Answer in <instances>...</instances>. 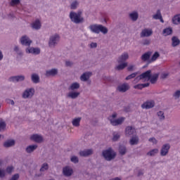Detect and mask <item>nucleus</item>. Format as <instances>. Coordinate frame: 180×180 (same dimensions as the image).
Here are the masks:
<instances>
[{
	"label": "nucleus",
	"mask_w": 180,
	"mask_h": 180,
	"mask_svg": "<svg viewBox=\"0 0 180 180\" xmlns=\"http://www.w3.org/2000/svg\"><path fill=\"white\" fill-rule=\"evenodd\" d=\"M63 174L65 176H71L74 174V170L69 166H66L63 169Z\"/></svg>",
	"instance_id": "obj_15"
},
{
	"label": "nucleus",
	"mask_w": 180,
	"mask_h": 180,
	"mask_svg": "<svg viewBox=\"0 0 180 180\" xmlns=\"http://www.w3.org/2000/svg\"><path fill=\"white\" fill-rule=\"evenodd\" d=\"M158 153H160L158 148H154L148 152L147 155H149L150 157H155Z\"/></svg>",
	"instance_id": "obj_30"
},
{
	"label": "nucleus",
	"mask_w": 180,
	"mask_h": 180,
	"mask_svg": "<svg viewBox=\"0 0 180 180\" xmlns=\"http://www.w3.org/2000/svg\"><path fill=\"white\" fill-rule=\"evenodd\" d=\"M82 119V117L75 118L72 122V125L75 126V127H79Z\"/></svg>",
	"instance_id": "obj_37"
},
{
	"label": "nucleus",
	"mask_w": 180,
	"mask_h": 180,
	"mask_svg": "<svg viewBox=\"0 0 180 180\" xmlns=\"http://www.w3.org/2000/svg\"><path fill=\"white\" fill-rule=\"evenodd\" d=\"M6 175V171L4 169H0V178H5Z\"/></svg>",
	"instance_id": "obj_52"
},
{
	"label": "nucleus",
	"mask_w": 180,
	"mask_h": 180,
	"mask_svg": "<svg viewBox=\"0 0 180 180\" xmlns=\"http://www.w3.org/2000/svg\"><path fill=\"white\" fill-rule=\"evenodd\" d=\"M137 77V72H134L129 75H128L125 79L126 81H129V79H133V78H136Z\"/></svg>",
	"instance_id": "obj_46"
},
{
	"label": "nucleus",
	"mask_w": 180,
	"mask_h": 180,
	"mask_svg": "<svg viewBox=\"0 0 180 180\" xmlns=\"http://www.w3.org/2000/svg\"><path fill=\"white\" fill-rule=\"evenodd\" d=\"M20 4V0H11V6H15V5H19Z\"/></svg>",
	"instance_id": "obj_50"
},
{
	"label": "nucleus",
	"mask_w": 180,
	"mask_h": 180,
	"mask_svg": "<svg viewBox=\"0 0 180 180\" xmlns=\"http://www.w3.org/2000/svg\"><path fill=\"white\" fill-rule=\"evenodd\" d=\"M89 29L92 32V33H96V34H99L100 32L103 33V34H106L108 32L106 27L98 24L91 25L89 26Z\"/></svg>",
	"instance_id": "obj_2"
},
{
	"label": "nucleus",
	"mask_w": 180,
	"mask_h": 180,
	"mask_svg": "<svg viewBox=\"0 0 180 180\" xmlns=\"http://www.w3.org/2000/svg\"><path fill=\"white\" fill-rule=\"evenodd\" d=\"M58 41H60V35H58V34H55L54 35L50 37L49 46L56 47V45L58 44Z\"/></svg>",
	"instance_id": "obj_5"
},
{
	"label": "nucleus",
	"mask_w": 180,
	"mask_h": 180,
	"mask_svg": "<svg viewBox=\"0 0 180 180\" xmlns=\"http://www.w3.org/2000/svg\"><path fill=\"white\" fill-rule=\"evenodd\" d=\"M160 76V75L158 73H155L154 75H151L150 73V77L149 79V81L151 84H155V82H157V81H158V77Z\"/></svg>",
	"instance_id": "obj_28"
},
{
	"label": "nucleus",
	"mask_w": 180,
	"mask_h": 180,
	"mask_svg": "<svg viewBox=\"0 0 180 180\" xmlns=\"http://www.w3.org/2000/svg\"><path fill=\"white\" fill-rule=\"evenodd\" d=\"M127 60H129V53H124L118 58L117 63L118 64L126 63Z\"/></svg>",
	"instance_id": "obj_18"
},
{
	"label": "nucleus",
	"mask_w": 180,
	"mask_h": 180,
	"mask_svg": "<svg viewBox=\"0 0 180 180\" xmlns=\"http://www.w3.org/2000/svg\"><path fill=\"white\" fill-rule=\"evenodd\" d=\"M172 28L171 27H167L163 30L162 34L164 36H170V34H172Z\"/></svg>",
	"instance_id": "obj_33"
},
{
	"label": "nucleus",
	"mask_w": 180,
	"mask_h": 180,
	"mask_svg": "<svg viewBox=\"0 0 180 180\" xmlns=\"http://www.w3.org/2000/svg\"><path fill=\"white\" fill-rule=\"evenodd\" d=\"M92 154H94V150L92 149H85L79 152V155L84 158L89 157V155H92Z\"/></svg>",
	"instance_id": "obj_13"
},
{
	"label": "nucleus",
	"mask_w": 180,
	"mask_h": 180,
	"mask_svg": "<svg viewBox=\"0 0 180 180\" xmlns=\"http://www.w3.org/2000/svg\"><path fill=\"white\" fill-rule=\"evenodd\" d=\"M172 23L174 25H179L180 23V14L174 15L172 18Z\"/></svg>",
	"instance_id": "obj_35"
},
{
	"label": "nucleus",
	"mask_w": 180,
	"mask_h": 180,
	"mask_svg": "<svg viewBox=\"0 0 180 180\" xmlns=\"http://www.w3.org/2000/svg\"><path fill=\"white\" fill-rule=\"evenodd\" d=\"M162 15H161V11L158 10L156 14L153 15V18L155 20H158Z\"/></svg>",
	"instance_id": "obj_41"
},
{
	"label": "nucleus",
	"mask_w": 180,
	"mask_h": 180,
	"mask_svg": "<svg viewBox=\"0 0 180 180\" xmlns=\"http://www.w3.org/2000/svg\"><path fill=\"white\" fill-rule=\"evenodd\" d=\"M65 65H66V67H71V65H72V62H71V61H66L65 62Z\"/></svg>",
	"instance_id": "obj_60"
},
{
	"label": "nucleus",
	"mask_w": 180,
	"mask_h": 180,
	"mask_svg": "<svg viewBox=\"0 0 180 180\" xmlns=\"http://www.w3.org/2000/svg\"><path fill=\"white\" fill-rule=\"evenodd\" d=\"M37 145H30L26 148L25 151L27 153V154H31V153H33V151L37 150Z\"/></svg>",
	"instance_id": "obj_27"
},
{
	"label": "nucleus",
	"mask_w": 180,
	"mask_h": 180,
	"mask_svg": "<svg viewBox=\"0 0 180 180\" xmlns=\"http://www.w3.org/2000/svg\"><path fill=\"white\" fill-rule=\"evenodd\" d=\"M139 141L140 139L139 138V136H137V134H135L131 136V139H129V144L131 146H137Z\"/></svg>",
	"instance_id": "obj_16"
},
{
	"label": "nucleus",
	"mask_w": 180,
	"mask_h": 180,
	"mask_svg": "<svg viewBox=\"0 0 180 180\" xmlns=\"http://www.w3.org/2000/svg\"><path fill=\"white\" fill-rule=\"evenodd\" d=\"M173 96L175 99H179V98H180V90L176 91L175 93L173 94Z\"/></svg>",
	"instance_id": "obj_49"
},
{
	"label": "nucleus",
	"mask_w": 180,
	"mask_h": 180,
	"mask_svg": "<svg viewBox=\"0 0 180 180\" xmlns=\"http://www.w3.org/2000/svg\"><path fill=\"white\" fill-rule=\"evenodd\" d=\"M4 60V53H2V51L0 50V61Z\"/></svg>",
	"instance_id": "obj_61"
},
{
	"label": "nucleus",
	"mask_w": 180,
	"mask_h": 180,
	"mask_svg": "<svg viewBox=\"0 0 180 180\" xmlns=\"http://www.w3.org/2000/svg\"><path fill=\"white\" fill-rule=\"evenodd\" d=\"M169 148H171V146L169 145V143L162 145L160 150L161 157H165V155H167L168 153H169Z\"/></svg>",
	"instance_id": "obj_8"
},
{
	"label": "nucleus",
	"mask_w": 180,
	"mask_h": 180,
	"mask_svg": "<svg viewBox=\"0 0 180 180\" xmlns=\"http://www.w3.org/2000/svg\"><path fill=\"white\" fill-rule=\"evenodd\" d=\"M31 81L33 84H39L40 82V76L37 73H33L31 75Z\"/></svg>",
	"instance_id": "obj_23"
},
{
	"label": "nucleus",
	"mask_w": 180,
	"mask_h": 180,
	"mask_svg": "<svg viewBox=\"0 0 180 180\" xmlns=\"http://www.w3.org/2000/svg\"><path fill=\"white\" fill-rule=\"evenodd\" d=\"M78 5H79V3H78V1L75 0V1L72 2L70 4V9L75 10L78 8Z\"/></svg>",
	"instance_id": "obj_42"
},
{
	"label": "nucleus",
	"mask_w": 180,
	"mask_h": 180,
	"mask_svg": "<svg viewBox=\"0 0 180 180\" xmlns=\"http://www.w3.org/2000/svg\"><path fill=\"white\" fill-rule=\"evenodd\" d=\"M91 49H96V47H98V44H96V42H92L90 44Z\"/></svg>",
	"instance_id": "obj_58"
},
{
	"label": "nucleus",
	"mask_w": 180,
	"mask_h": 180,
	"mask_svg": "<svg viewBox=\"0 0 180 180\" xmlns=\"http://www.w3.org/2000/svg\"><path fill=\"white\" fill-rule=\"evenodd\" d=\"M110 122L112 126H119V125L122 124V123H123V122H124V118L121 117V118H118L117 120L110 119Z\"/></svg>",
	"instance_id": "obj_17"
},
{
	"label": "nucleus",
	"mask_w": 180,
	"mask_h": 180,
	"mask_svg": "<svg viewBox=\"0 0 180 180\" xmlns=\"http://www.w3.org/2000/svg\"><path fill=\"white\" fill-rule=\"evenodd\" d=\"M49 169V164L47 163H44L41 165V167L40 169L41 172H44V171H47Z\"/></svg>",
	"instance_id": "obj_45"
},
{
	"label": "nucleus",
	"mask_w": 180,
	"mask_h": 180,
	"mask_svg": "<svg viewBox=\"0 0 180 180\" xmlns=\"http://www.w3.org/2000/svg\"><path fill=\"white\" fill-rule=\"evenodd\" d=\"M6 129V122L4 120L0 119V131H4Z\"/></svg>",
	"instance_id": "obj_39"
},
{
	"label": "nucleus",
	"mask_w": 180,
	"mask_h": 180,
	"mask_svg": "<svg viewBox=\"0 0 180 180\" xmlns=\"http://www.w3.org/2000/svg\"><path fill=\"white\" fill-rule=\"evenodd\" d=\"M80 93L77 91H72L69 93L68 97L71 98L72 99H77V96H79Z\"/></svg>",
	"instance_id": "obj_38"
},
{
	"label": "nucleus",
	"mask_w": 180,
	"mask_h": 180,
	"mask_svg": "<svg viewBox=\"0 0 180 180\" xmlns=\"http://www.w3.org/2000/svg\"><path fill=\"white\" fill-rule=\"evenodd\" d=\"M149 141H153V143H157V139H155V138H150Z\"/></svg>",
	"instance_id": "obj_62"
},
{
	"label": "nucleus",
	"mask_w": 180,
	"mask_h": 180,
	"mask_svg": "<svg viewBox=\"0 0 180 180\" xmlns=\"http://www.w3.org/2000/svg\"><path fill=\"white\" fill-rule=\"evenodd\" d=\"M151 77V70H148L142 74H141L139 76L136 77L135 78L136 81H141L142 79H147V81H149L150 77Z\"/></svg>",
	"instance_id": "obj_7"
},
{
	"label": "nucleus",
	"mask_w": 180,
	"mask_h": 180,
	"mask_svg": "<svg viewBox=\"0 0 180 180\" xmlns=\"http://www.w3.org/2000/svg\"><path fill=\"white\" fill-rule=\"evenodd\" d=\"M25 75H17V80L18 82H22V81H25Z\"/></svg>",
	"instance_id": "obj_47"
},
{
	"label": "nucleus",
	"mask_w": 180,
	"mask_h": 180,
	"mask_svg": "<svg viewBox=\"0 0 180 180\" xmlns=\"http://www.w3.org/2000/svg\"><path fill=\"white\" fill-rule=\"evenodd\" d=\"M20 177V175H19V174L17 173L13 175L9 180H19Z\"/></svg>",
	"instance_id": "obj_51"
},
{
	"label": "nucleus",
	"mask_w": 180,
	"mask_h": 180,
	"mask_svg": "<svg viewBox=\"0 0 180 180\" xmlns=\"http://www.w3.org/2000/svg\"><path fill=\"white\" fill-rule=\"evenodd\" d=\"M120 139V135L119 134H116L113 135L112 141H117Z\"/></svg>",
	"instance_id": "obj_54"
},
{
	"label": "nucleus",
	"mask_w": 180,
	"mask_h": 180,
	"mask_svg": "<svg viewBox=\"0 0 180 180\" xmlns=\"http://www.w3.org/2000/svg\"><path fill=\"white\" fill-rule=\"evenodd\" d=\"M116 153L112 148H108L102 151V157L105 161H113L116 158Z\"/></svg>",
	"instance_id": "obj_3"
},
{
	"label": "nucleus",
	"mask_w": 180,
	"mask_h": 180,
	"mask_svg": "<svg viewBox=\"0 0 180 180\" xmlns=\"http://www.w3.org/2000/svg\"><path fill=\"white\" fill-rule=\"evenodd\" d=\"M150 57H151V51H148L141 56V60L144 62L148 61H148H150Z\"/></svg>",
	"instance_id": "obj_24"
},
{
	"label": "nucleus",
	"mask_w": 180,
	"mask_h": 180,
	"mask_svg": "<svg viewBox=\"0 0 180 180\" xmlns=\"http://www.w3.org/2000/svg\"><path fill=\"white\" fill-rule=\"evenodd\" d=\"M20 43L22 46H25L26 47H30V44L33 43V41L27 35H24L20 37Z\"/></svg>",
	"instance_id": "obj_6"
},
{
	"label": "nucleus",
	"mask_w": 180,
	"mask_h": 180,
	"mask_svg": "<svg viewBox=\"0 0 180 180\" xmlns=\"http://www.w3.org/2000/svg\"><path fill=\"white\" fill-rule=\"evenodd\" d=\"M32 29H34L35 30H40L41 29V22H40V20L37 19L32 24Z\"/></svg>",
	"instance_id": "obj_21"
},
{
	"label": "nucleus",
	"mask_w": 180,
	"mask_h": 180,
	"mask_svg": "<svg viewBox=\"0 0 180 180\" xmlns=\"http://www.w3.org/2000/svg\"><path fill=\"white\" fill-rule=\"evenodd\" d=\"M14 51H15V53H17V54H19V55L22 54V52H20V50L19 49V46H15L14 47Z\"/></svg>",
	"instance_id": "obj_56"
},
{
	"label": "nucleus",
	"mask_w": 180,
	"mask_h": 180,
	"mask_svg": "<svg viewBox=\"0 0 180 180\" xmlns=\"http://www.w3.org/2000/svg\"><path fill=\"white\" fill-rule=\"evenodd\" d=\"M155 106V101L153 100L146 101L141 105L142 109H152Z\"/></svg>",
	"instance_id": "obj_9"
},
{
	"label": "nucleus",
	"mask_w": 180,
	"mask_h": 180,
	"mask_svg": "<svg viewBox=\"0 0 180 180\" xmlns=\"http://www.w3.org/2000/svg\"><path fill=\"white\" fill-rule=\"evenodd\" d=\"M71 162H73V164H78L79 162V159L78 157L73 155L70 158Z\"/></svg>",
	"instance_id": "obj_43"
},
{
	"label": "nucleus",
	"mask_w": 180,
	"mask_h": 180,
	"mask_svg": "<svg viewBox=\"0 0 180 180\" xmlns=\"http://www.w3.org/2000/svg\"><path fill=\"white\" fill-rule=\"evenodd\" d=\"M153 34V30L148 29H144L141 31L140 36L141 37H150Z\"/></svg>",
	"instance_id": "obj_20"
},
{
	"label": "nucleus",
	"mask_w": 180,
	"mask_h": 180,
	"mask_svg": "<svg viewBox=\"0 0 180 180\" xmlns=\"http://www.w3.org/2000/svg\"><path fill=\"white\" fill-rule=\"evenodd\" d=\"M129 16L132 22H136V20L139 19V13L137 11H133L129 13Z\"/></svg>",
	"instance_id": "obj_26"
},
{
	"label": "nucleus",
	"mask_w": 180,
	"mask_h": 180,
	"mask_svg": "<svg viewBox=\"0 0 180 180\" xmlns=\"http://www.w3.org/2000/svg\"><path fill=\"white\" fill-rule=\"evenodd\" d=\"M12 171H13V167H8L6 169L7 174H12Z\"/></svg>",
	"instance_id": "obj_55"
},
{
	"label": "nucleus",
	"mask_w": 180,
	"mask_h": 180,
	"mask_svg": "<svg viewBox=\"0 0 180 180\" xmlns=\"http://www.w3.org/2000/svg\"><path fill=\"white\" fill-rule=\"evenodd\" d=\"M31 140L33 141H35V143H41L43 141V136L39 135V134H33L30 137Z\"/></svg>",
	"instance_id": "obj_22"
},
{
	"label": "nucleus",
	"mask_w": 180,
	"mask_h": 180,
	"mask_svg": "<svg viewBox=\"0 0 180 180\" xmlns=\"http://www.w3.org/2000/svg\"><path fill=\"white\" fill-rule=\"evenodd\" d=\"M118 151L120 155H126V154H127V148L124 145H120Z\"/></svg>",
	"instance_id": "obj_25"
},
{
	"label": "nucleus",
	"mask_w": 180,
	"mask_h": 180,
	"mask_svg": "<svg viewBox=\"0 0 180 180\" xmlns=\"http://www.w3.org/2000/svg\"><path fill=\"white\" fill-rule=\"evenodd\" d=\"M180 44V40L178 39V37H172V47H176L177 46H179Z\"/></svg>",
	"instance_id": "obj_29"
},
{
	"label": "nucleus",
	"mask_w": 180,
	"mask_h": 180,
	"mask_svg": "<svg viewBox=\"0 0 180 180\" xmlns=\"http://www.w3.org/2000/svg\"><path fill=\"white\" fill-rule=\"evenodd\" d=\"M117 89L119 91V92H127V91L130 89V85L127 83H123L122 84L119 85L117 87Z\"/></svg>",
	"instance_id": "obj_12"
},
{
	"label": "nucleus",
	"mask_w": 180,
	"mask_h": 180,
	"mask_svg": "<svg viewBox=\"0 0 180 180\" xmlns=\"http://www.w3.org/2000/svg\"><path fill=\"white\" fill-rule=\"evenodd\" d=\"M69 18L75 25H81L85 22V18L82 16V11H79L77 12L71 11L69 14Z\"/></svg>",
	"instance_id": "obj_1"
},
{
	"label": "nucleus",
	"mask_w": 180,
	"mask_h": 180,
	"mask_svg": "<svg viewBox=\"0 0 180 180\" xmlns=\"http://www.w3.org/2000/svg\"><path fill=\"white\" fill-rule=\"evenodd\" d=\"M134 133H136V129H134L133 127H127L125 129V136L126 137H132V136H134Z\"/></svg>",
	"instance_id": "obj_11"
},
{
	"label": "nucleus",
	"mask_w": 180,
	"mask_h": 180,
	"mask_svg": "<svg viewBox=\"0 0 180 180\" xmlns=\"http://www.w3.org/2000/svg\"><path fill=\"white\" fill-rule=\"evenodd\" d=\"M158 57H160V53L155 52L151 58L148 60V64L154 63V61H155Z\"/></svg>",
	"instance_id": "obj_34"
},
{
	"label": "nucleus",
	"mask_w": 180,
	"mask_h": 180,
	"mask_svg": "<svg viewBox=\"0 0 180 180\" xmlns=\"http://www.w3.org/2000/svg\"><path fill=\"white\" fill-rule=\"evenodd\" d=\"M15 144V140H8L4 143V147H6V148H8L9 147H13V146Z\"/></svg>",
	"instance_id": "obj_32"
},
{
	"label": "nucleus",
	"mask_w": 180,
	"mask_h": 180,
	"mask_svg": "<svg viewBox=\"0 0 180 180\" xmlns=\"http://www.w3.org/2000/svg\"><path fill=\"white\" fill-rule=\"evenodd\" d=\"M168 77V73H163L161 75L162 79H166V78Z\"/></svg>",
	"instance_id": "obj_59"
},
{
	"label": "nucleus",
	"mask_w": 180,
	"mask_h": 180,
	"mask_svg": "<svg viewBox=\"0 0 180 180\" xmlns=\"http://www.w3.org/2000/svg\"><path fill=\"white\" fill-rule=\"evenodd\" d=\"M160 120H165V115H164V111H159L157 113Z\"/></svg>",
	"instance_id": "obj_44"
},
{
	"label": "nucleus",
	"mask_w": 180,
	"mask_h": 180,
	"mask_svg": "<svg viewBox=\"0 0 180 180\" xmlns=\"http://www.w3.org/2000/svg\"><path fill=\"white\" fill-rule=\"evenodd\" d=\"M134 66L131 65L127 68L128 71H133Z\"/></svg>",
	"instance_id": "obj_64"
},
{
	"label": "nucleus",
	"mask_w": 180,
	"mask_h": 180,
	"mask_svg": "<svg viewBox=\"0 0 180 180\" xmlns=\"http://www.w3.org/2000/svg\"><path fill=\"white\" fill-rule=\"evenodd\" d=\"M150 86V83L139 84L134 86V89H143V88H147Z\"/></svg>",
	"instance_id": "obj_31"
},
{
	"label": "nucleus",
	"mask_w": 180,
	"mask_h": 180,
	"mask_svg": "<svg viewBox=\"0 0 180 180\" xmlns=\"http://www.w3.org/2000/svg\"><path fill=\"white\" fill-rule=\"evenodd\" d=\"M7 103H8L9 105H12V106H13L15 105V101L11 99H7Z\"/></svg>",
	"instance_id": "obj_57"
},
{
	"label": "nucleus",
	"mask_w": 180,
	"mask_h": 180,
	"mask_svg": "<svg viewBox=\"0 0 180 180\" xmlns=\"http://www.w3.org/2000/svg\"><path fill=\"white\" fill-rule=\"evenodd\" d=\"M127 67V63H121L117 66V70L121 71V70H124Z\"/></svg>",
	"instance_id": "obj_40"
},
{
	"label": "nucleus",
	"mask_w": 180,
	"mask_h": 180,
	"mask_svg": "<svg viewBox=\"0 0 180 180\" xmlns=\"http://www.w3.org/2000/svg\"><path fill=\"white\" fill-rule=\"evenodd\" d=\"M144 173L143 172V171L139 170L138 172V176H141V175H143Z\"/></svg>",
	"instance_id": "obj_63"
},
{
	"label": "nucleus",
	"mask_w": 180,
	"mask_h": 180,
	"mask_svg": "<svg viewBox=\"0 0 180 180\" xmlns=\"http://www.w3.org/2000/svg\"><path fill=\"white\" fill-rule=\"evenodd\" d=\"M58 74V69L52 68L51 70H46L45 76L49 78V77H56Z\"/></svg>",
	"instance_id": "obj_14"
},
{
	"label": "nucleus",
	"mask_w": 180,
	"mask_h": 180,
	"mask_svg": "<svg viewBox=\"0 0 180 180\" xmlns=\"http://www.w3.org/2000/svg\"><path fill=\"white\" fill-rule=\"evenodd\" d=\"M34 92L35 90L33 87L26 89L22 93V98H23V99H29L33 98L34 96Z\"/></svg>",
	"instance_id": "obj_4"
},
{
	"label": "nucleus",
	"mask_w": 180,
	"mask_h": 180,
	"mask_svg": "<svg viewBox=\"0 0 180 180\" xmlns=\"http://www.w3.org/2000/svg\"><path fill=\"white\" fill-rule=\"evenodd\" d=\"M79 83L74 82L70 85L69 89H70L71 91H75V89H79Z\"/></svg>",
	"instance_id": "obj_36"
},
{
	"label": "nucleus",
	"mask_w": 180,
	"mask_h": 180,
	"mask_svg": "<svg viewBox=\"0 0 180 180\" xmlns=\"http://www.w3.org/2000/svg\"><path fill=\"white\" fill-rule=\"evenodd\" d=\"M9 82H18L17 76H12L8 79Z\"/></svg>",
	"instance_id": "obj_48"
},
{
	"label": "nucleus",
	"mask_w": 180,
	"mask_h": 180,
	"mask_svg": "<svg viewBox=\"0 0 180 180\" xmlns=\"http://www.w3.org/2000/svg\"><path fill=\"white\" fill-rule=\"evenodd\" d=\"M25 52L27 54H34V56H39L40 54V49L39 48H27L25 49Z\"/></svg>",
	"instance_id": "obj_10"
},
{
	"label": "nucleus",
	"mask_w": 180,
	"mask_h": 180,
	"mask_svg": "<svg viewBox=\"0 0 180 180\" xmlns=\"http://www.w3.org/2000/svg\"><path fill=\"white\" fill-rule=\"evenodd\" d=\"M91 76H92V72H86L83 73L81 75L80 79L81 81H83V82H86V81H88V79H89V78H91Z\"/></svg>",
	"instance_id": "obj_19"
},
{
	"label": "nucleus",
	"mask_w": 180,
	"mask_h": 180,
	"mask_svg": "<svg viewBox=\"0 0 180 180\" xmlns=\"http://www.w3.org/2000/svg\"><path fill=\"white\" fill-rule=\"evenodd\" d=\"M151 43V41L150 39H144L142 42V44L143 46H149V44Z\"/></svg>",
	"instance_id": "obj_53"
}]
</instances>
